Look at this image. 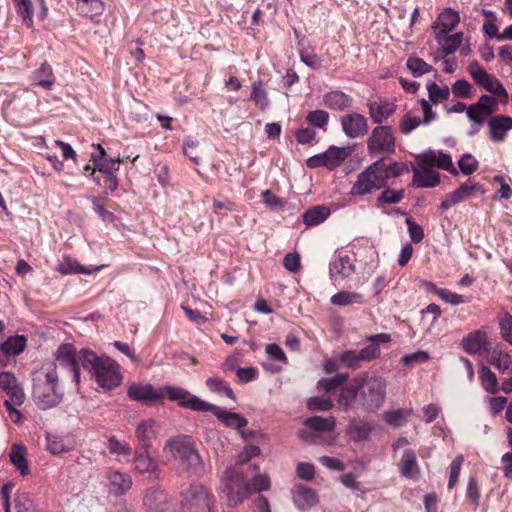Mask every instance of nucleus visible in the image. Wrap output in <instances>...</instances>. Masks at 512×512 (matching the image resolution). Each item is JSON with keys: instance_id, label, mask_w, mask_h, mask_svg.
I'll return each mask as SVG.
<instances>
[{"instance_id": "f257e3e1", "label": "nucleus", "mask_w": 512, "mask_h": 512, "mask_svg": "<svg viewBox=\"0 0 512 512\" xmlns=\"http://www.w3.org/2000/svg\"><path fill=\"white\" fill-rule=\"evenodd\" d=\"M408 167L404 162H396L386 157L369 165L361 172L351 188L352 195H365L384 188L390 178H396L407 173Z\"/></svg>"}, {"instance_id": "f03ea898", "label": "nucleus", "mask_w": 512, "mask_h": 512, "mask_svg": "<svg viewBox=\"0 0 512 512\" xmlns=\"http://www.w3.org/2000/svg\"><path fill=\"white\" fill-rule=\"evenodd\" d=\"M81 366L104 390L118 387L122 381L119 365L108 356H98L90 349L83 348L79 356Z\"/></svg>"}, {"instance_id": "7ed1b4c3", "label": "nucleus", "mask_w": 512, "mask_h": 512, "mask_svg": "<svg viewBox=\"0 0 512 512\" xmlns=\"http://www.w3.org/2000/svg\"><path fill=\"white\" fill-rule=\"evenodd\" d=\"M163 451L172 454L182 471L196 476L203 474L202 458L189 438L180 436L171 438L166 442Z\"/></svg>"}, {"instance_id": "20e7f679", "label": "nucleus", "mask_w": 512, "mask_h": 512, "mask_svg": "<svg viewBox=\"0 0 512 512\" xmlns=\"http://www.w3.org/2000/svg\"><path fill=\"white\" fill-rule=\"evenodd\" d=\"M33 396L41 409L55 407L62 401L63 393L58 388L56 364L43 367L42 372L34 379Z\"/></svg>"}, {"instance_id": "39448f33", "label": "nucleus", "mask_w": 512, "mask_h": 512, "mask_svg": "<svg viewBox=\"0 0 512 512\" xmlns=\"http://www.w3.org/2000/svg\"><path fill=\"white\" fill-rule=\"evenodd\" d=\"M359 389V408L375 413L386 399L387 381L382 376H363L357 378Z\"/></svg>"}, {"instance_id": "423d86ee", "label": "nucleus", "mask_w": 512, "mask_h": 512, "mask_svg": "<svg viewBox=\"0 0 512 512\" xmlns=\"http://www.w3.org/2000/svg\"><path fill=\"white\" fill-rule=\"evenodd\" d=\"M221 493L226 496L231 507L240 505L252 494L251 485L241 467L231 466L226 469L221 479Z\"/></svg>"}, {"instance_id": "0eeeda50", "label": "nucleus", "mask_w": 512, "mask_h": 512, "mask_svg": "<svg viewBox=\"0 0 512 512\" xmlns=\"http://www.w3.org/2000/svg\"><path fill=\"white\" fill-rule=\"evenodd\" d=\"M215 498L203 484L194 482L180 492L179 506L182 512H214Z\"/></svg>"}, {"instance_id": "6e6552de", "label": "nucleus", "mask_w": 512, "mask_h": 512, "mask_svg": "<svg viewBox=\"0 0 512 512\" xmlns=\"http://www.w3.org/2000/svg\"><path fill=\"white\" fill-rule=\"evenodd\" d=\"M367 152L370 156L390 155L396 151V138L391 126L378 125L367 139Z\"/></svg>"}, {"instance_id": "1a4fd4ad", "label": "nucleus", "mask_w": 512, "mask_h": 512, "mask_svg": "<svg viewBox=\"0 0 512 512\" xmlns=\"http://www.w3.org/2000/svg\"><path fill=\"white\" fill-rule=\"evenodd\" d=\"M80 350L76 352L72 344H62L55 352V360L57 365L67 369L72 373L73 381L76 385L80 383Z\"/></svg>"}, {"instance_id": "9d476101", "label": "nucleus", "mask_w": 512, "mask_h": 512, "mask_svg": "<svg viewBox=\"0 0 512 512\" xmlns=\"http://www.w3.org/2000/svg\"><path fill=\"white\" fill-rule=\"evenodd\" d=\"M347 156L348 153L345 148L331 146L325 152L308 158L306 164L311 169L326 167L332 170L340 166Z\"/></svg>"}, {"instance_id": "9b49d317", "label": "nucleus", "mask_w": 512, "mask_h": 512, "mask_svg": "<svg viewBox=\"0 0 512 512\" xmlns=\"http://www.w3.org/2000/svg\"><path fill=\"white\" fill-rule=\"evenodd\" d=\"M160 390L164 393V397L167 396L169 400L177 402L181 407L194 411L204 412L208 404L181 387L167 385Z\"/></svg>"}, {"instance_id": "f8f14e48", "label": "nucleus", "mask_w": 512, "mask_h": 512, "mask_svg": "<svg viewBox=\"0 0 512 512\" xmlns=\"http://www.w3.org/2000/svg\"><path fill=\"white\" fill-rule=\"evenodd\" d=\"M127 396L136 402L150 406L161 402L164 393L160 389H155L150 383H132L127 389Z\"/></svg>"}, {"instance_id": "ddd939ff", "label": "nucleus", "mask_w": 512, "mask_h": 512, "mask_svg": "<svg viewBox=\"0 0 512 512\" xmlns=\"http://www.w3.org/2000/svg\"><path fill=\"white\" fill-rule=\"evenodd\" d=\"M478 192L484 194L482 186L469 179L462 183L456 190L446 195L445 199L440 204V209L446 211L452 206L474 197Z\"/></svg>"}, {"instance_id": "4468645a", "label": "nucleus", "mask_w": 512, "mask_h": 512, "mask_svg": "<svg viewBox=\"0 0 512 512\" xmlns=\"http://www.w3.org/2000/svg\"><path fill=\"white\" fill-rule=\"evenodd\" d=\"M103 478V485L107 492L116 497L125 495L133 485L132 477L119 470L107 471Z\"/></svg>"}, {"instance_id": "2eb2a0df", "label": "nucleus", "mask_w": 512, "mask_h": 512, "mask_svg": "<svg viewBox=\"0 0 512 512\" xmlns=\"http://www.w3.org/2000/svg\"><path fill=\"white\" fill-rule=\"evenodd\" d=\"M133 465L139 474H149L154 478L160 475L158 461L151 456L150 448L136 447L133 452Z\"/></svg>"}, {"instance_id": "dca6fc26", "label": "nucleus", "mask_w": 512, "mask_h": 512, "mask_svg": "<svg viewBox=\"0 0 512 512\" xmlns=\"http://www.w3.org/2000/svg\"><path fill=\"white\" fill-rule=\"evenodd\" d=\"M355 273L354 260L349 255L337 254L329 264V276L334 285Z\"/></svg>"}, {"instance_id": "f3484780", "label": "nucleus", "mask_w": 512, "mask_h": 512, "mask_svg": "<svg viewBox=\"0 0 512 512\" xmlns=\"http://www.w3.org/2000/svg\"><path fill=\"white\" fill-rule=\"evenodd\" d=\"M340 123L344 134L351 139L363 137L369 130L367 118L356 112L343 115Z\"/></svg>"}, {"instance_id": "a211bd4d", "label": "nucleus", "mask_w": 512, "mask_h": 512, "mask_svg": "<svg viewBox=\"0 0 512 512\" xmlns=\"http://www.w3.org/2000/svg\"><path fill=\"white\" fill-rule=\"evenodd\" d=\"M304 425L307 430H303L300 436L307 442H315L318 433L332 431L335 428V418L314 416L305 420Z\"/></svg>"}, {"instance_id": "6ab92c4d", "label": "nucleus", "mask_w": 512, "mask_h": 512, "mask_svg": "<svg viewBox=\"0 0 512 512\" xmlns=\"http://www.w3.org/2000/svg\"><path fill=\"white\" fill-rule=\"evenodd\" d=\"M417 160L420 165L431 167H437L451 173L452 175H458V170L454 167L452 157L450 154L442 151H428L417 156Z\"/></svg>"}, {"instance_id": "aec40b11", "label": "nucleus", "mask_w": 512, "mask_h": 512, "mask_svg": "<svg viewBox=\"0 0 512 512\" xmlns=\"http://www.w3.org/2000/svg\"><path fill=\"white\" fill-rule=\"evenodd\" d=\"M93 146L96 151L91 153V161L94 165L92 174L96 172H98L99 175L116 173L119 170V164L122 162L121 159L108 157L100 144Z\"/></svg>"}, {"instance_id": "412c9836", "label": "nucleus", "mask_w": 512, "mask_h": 512, "mask_svg": "<svg viewBox=\"0 0 512 512\" xmlns=\"http://www.w3.org/2000/svg\"><path fill=\"white\" fill-rule=\"evenodd\" d=\"M143 506L146 512H171V503L168 496L157 487H150L143 497Z\"/></svg>"}, {"instance_id": "4be33fe9", "label": "nucleus", "mask_w": 512, "mask_h": 512, "mask_svg": "<svg viewBox=\"0 0 512 512\" xmlns=\"http://www.w3.org/2000/svg\"><path fill=\"white\" fill-rule=\"evenodd\" d=\"M204 412L213 413L221 423L229 428L237 430L238 432L248 425L247 419L240 414L228 411L209 402Z\"/></svg>"}, {"instance_id": "5701e85b", "label": "nucleus", "mask_w": 512, "mask_h": 512, "mask_svg": "<svg viewBox=\"0 0 512 512\" xmlns=\"http://www.w3.org/2000/svg\"><path fill=\"white\" fill-rule=\"evenodd\" d=\"M159 434V424L154 419L139 422L135 429V437L139 442L137 447L151 448L152 441Z\"/></svg>"}, {"instance_id": "b1692460", "label": "nucleus", "mask_w": 512, "mask_h": 512, "mask_svg": "<svg viewBox=\"0 0 512 512\" xmlns=\"http://www.w3.org/2000/svg\"><path fill=\"white\" fill-rule=\"evenodd\" d=\"M369 116L376 124L387 120L396 110L394 103L382 98L369 99L367 102Z\"/></svg>"}, {"instance_id": "393cba45", "label": "nucleus", "mask_w": 512, "mask_h": 512, "mask_svg": "<svg viewBox=\"0 0 512 512\" xmlns=\"http://www.w3.org/2000/svg\"><path fill=\"white\" fill-rule=\"evenodd\" d=\"M292 497L295 506L302 511H307L318 503L316 492L302 484L293 487Z\"/></svg>"}, {"instance_id": "a878e982", "label": "nucleus", "mask_w": 512, "mask_h": 512, "mask_svg": "<svg viewBox=\"0 0 512 512\" xmlns=\"http://www.w3.org/2000/svg\"><path fill=\"white\" fill-rule=\"evenodd\" d=\"M0 388L10 396L13 404L21 405L24 402L25 395L23 389L18 384L13 373L7 371L0 373Z\"/></svg>"}, {"instance_id": "bb28decb", "label": "nucleus", "mask_w": 512, "mask_h": 512, "mask_svg": "<svg viewBox=\"0 0 512 512\" xmlns=\"http://www.w3.org/2000/svg\"><path fill=\"white\" fill-rule=\"evenodd\" d=\"M489 138L496 143L502 142L507 132L512 129V117L506 115H496L489 122Z\"/></svg>"}, {"instance_id": "cd10ccee", "label": "nucleus", "mask_w": 512, "mask_h": 512, "mask_svg": "<svg viewBox=\"0 0 512 512\" xmlns=\"http://www.w3.org/2000/svg\"><path fill=\"white\" fill-rule=\"evenodd\" d=\"M412 183L417 188H432L440 183V175L428 166L420 165L413 170Z\"/></svg>"}, {"instance_id": "c85d7f7f", "label": "nucleus", "mask_w": 512, "mask_h": 512, "mask_svg": "<svg viewBox=\"0 0 512 512\" xmlns=\"http://www.w3.org/2000/svg\"><path fill=\"white\" fill-rule=\"evenodd\" d=\"M462 347L468 354H479L489 352V344L486 341V333L483 331H474L465 336L462 340Z\"/></svg>"}, {"instance_id": "c756f323", "label": "nucleus", "mask_w": 512, "mask_h": 512, "mask_svg": "<svg viewBox=\"0 0 512 512\" xmlns=\"http://www.w3.org/2000/svg\"><path fill=\"white\" fill-rule=\"evenodd\" d=\"M373 426L364 419L352 418L347 426V435L354 442H364L369 439Z\"/></svg>"}, {"instance_id": "7c9ffc66", "label": "nucleus", "mask_w": 512, "mask_h": 512, "mask_svg": "<svg viewBox=\"0 0 512 512\" xmlns=\"http://www.w3.org/2000/svg\"><path fill=\"white\" fill-rule=\"evenodd\" d=\"M337 403L344 411H348L354 407L359 408V389L357 378H355L352 383L341 389Z\"/></svg>"}, {"instance_id": "2f4dec72", "label": "nucleus", "mask_w": 512, "mask_h": 512, "mask_svg": "<svg viewBox=\"0 0 512 512\" xmlns=\"http://www.w3.org/2000/svg\"><path fill=\"white\" fill-rule=\"evenodd\" d=\"M323 102L331 110L344 111L351 107L353 100L346 93L334 90L324 95Z\"/></svg>"}, {"instance_id": "473e14b6", "label": "nucleus", "mask_w": 512, "mask_h": 512, "mask_svg": "<svg viewBox=\"0 0 512 512\" xmlns=\"http://www.w3.org/2000/svg\"><path fill=\"white\" fill-rule=\"evenodd\" d=\"M27 345V337L15 335L7 338L0 344V352L5 356H16L24 351Z\"/></svg>"}, {"instance_id": "72a5a7b5", "label": "nucleus", "mask_w": 512, "mask_h": 512, "mask_svg": "<svg viewBox=\"0 0 512 512\" xmlns=\"http://www.w3.org/2000/svg\"><path fill=\"white\" fill-rule=\"evenodd\" d=\"M460 17L458 12L454 11L451 8H446L440 15L438 16V24L443 27L441 31L437 33V39L439 43L441 42V38L447 32L453 30L456 25L459 23Z\"/></svg>"}, {"instance_id": "f704fd0d", "label": "nucleus", "mask_w": 512, "mask_h": 512, "mask_svg": "<svg viewBox=\"0 0 512 512\" xmlns=\"http://www.w3.org/2000/svg\"><path fill=\"white\" fill-rule=\"evenodd\" d=\"M400 473L405 478H415L419 475L417 458L413 450H406L402 455Z\"/></svg>"}, {"instance_id": "c9c22d12", "label": "nucleus", "mask_w": 512, "mask_h": 512, "mask_svg": "<svg viewBox=\"0 0 512 512\" xmlns=\"http://www.w3.org/2000/svg\"><path fill=\"white\" fill-rule=\"evenodd\" d=\"M330 209L324 205L314 206L308 209L302 219L306 226H316L323 223L330 216Z\"/></svg>"}, {"instance_id": "e433bc0d", "label": "nucleus", "mask_w": 512, "mask_h": 512, "mask_svg": "<svg viewBox=\"0 0 512 512\" xmlns=\"http://www.w3.org/2000/svg\"><path fill=\"white\" fill-rule=\"evenodd\" d=\"M330 302L335 306L361 305L364 303V295L358 292L342 290L334 294L330 298Z\"/></svg>"}, {"instance_id": "4c0bfd02", "label": "nucleus", "mask_w": 512, "mask_h": 512, "mask_svg": "<svg viewBox=\"0 0 512 512\" xmlns=\"http://www.w3.org/2000/svg\"><path fill=\"white\" fill-rule=\"evenodd\" d=\"M10 460L22 476L29 474V467L26 459V450L23 446L14 444L9 454Z\"/></svg>"}, {"instance_id": "58836bf2", "label": "nucleus", "mask_w": 512, "mask_h": 512, "mask_svg": "<svg viewBox=\"0 0 512 512\" xmlns=\"http://www.w3.org/2000/svg\"><path fill=\"white\" fill-rule=\"evenodd\" d=\"M101 267L87 268L85 266L80 265L75 260L71 258H65L58 265V271L62 274H91L92 272L99 271Z\"/></svg>"}, {"instance_id": "ea45409f", "label": "nucleus", "mask_w": 512, "mask_h": 512, "mask_svg": "<svg viewBox=\"0 0 512 512\" xmlns=\"http://www.w3.org/2000/svg\"><path fill=\"white\" fill-rule=\"evenodd\" d=\"M487 353L488 362L497 368L500 372H505L511 367L512 358L508 353L500 349H493L492 351L489 350Z\"/></svg>"}, {"instance_id": "a19ab883", "label": "nucleus", "mask_w": 512, "mask_h": 512, "mask_svg": "<svg viewBox=\"0 0 512 512\" xmlns=\"http://www.w3.org/2000/svg\"><path fill=\"white\" fill-rule=\"evenodd\" d=\"M79 13L86 17L99 16L104 11V3L101 0H77Z\"/></svg>"}, {"instance_id": "79ce46f5", "label": "nucleus", "mask_w": 512, "mask_h": 512, "mask_svg": "<svg viewBox=\"0 0 512 512\" xmlns=\"http://www.w3.org/2000/svg\"><path fill=\"white\" fill-rule=\"evenodd\" d=\"M33 80L35 84L45 88L51 89L55 78L53 75V71L50 65L43 63L35 72L33 76Z\"/></svg>"}, {"instance_id": "37998d69", "label": "nucleus", "mask_w": 512, "mask_h": 512, "mask_svg": "<svg viewBox=\"0 0 512 512\" xmlns=\"http://www.w3.org/2000/svg\"><path fill=\"white\" fill-rule=\"evenodd\" d=\"M17 15L21 18L22 23L28 27H33V5L31 0H13Z\"/></svg>"}, {"instance_id": "c03bdc74", "label": "nucleus", "mask_w": 512, "mask_h": 512, "mask_svg": "<svg viewBox=\"0 0 512 512\" xmlns=\"http://www.w3.org/2000/svg\"><path fill=\"white\" fill-rule=\"evenodd\" d=\"M479 378L483 389L490 393L496 394L499 391V384L496 375L486 366L482 365L479 370Z\"/></svg>"}, {"instance_id": "a18cd8bd", "label": "nucleus", "mask_w": 512, "mask_h": 512, "mask_svg": "<svg viewBox=\"0 0 512 512\" xmlns=\"http://www.w3.org/2000/svg\"><path fill=\"white\" fill-rule=\"evenodd\" d=\"M46 447L50 453L57 455L70 451L72 449V444L62 436L48 434Z\"/></svg>"}, {"instance_id": "49530a36", "label": "nucleus", "mask_w": 512, "mask_h": 512, "mask_svg": "<svg viewBox=\"0 0 512 512\" xmlns=\"http://www.w3.org/2000/svg\"><path fill=\"white\" fill-rule=\"evenodd\" d=\"M206 386L209 388L210 391L218 394H223L228 398L232 399L233 401H236V397L232 388L223 379L219 377H209L206 380Z\"/></svg>"}, {"instance_id": "de8ad7c7", "label": "nucleus", "mask_w": 512, "mask_h": 512, "mask_svg": "<svg viewBox=\"0 0 512 512\" xmlns=\"http://www.w3.org/2000/svg\"><path fill=\"white\" fill-rule=\"evenodd\" d=\"M305 120L312 128H319L325 132L329 122V113L321 109L313 110L306 115Z\"/></svg>"}, {"instance_id": "09e8293b", "label": "nucleus", "mask_w": 512, "mask_h": 512, "mask_svg": "<svg viewBox=\"0 0 512 512\" xmlns=\"http://www.w3.org/2000/svg\"><path fill=\"white\" fill-rule=\"evenodd\" d=\"M482 87L493 94L494 97L499 98L501 102L506 103L508 101V92L497 78L490 76Z\"/></svg>"}, {"instance_id": "8fccbe9b", "label": "nucleus", "mask_w": 512, "mask_h": 512, "mask_svg": "<svg viewBox=\"0 0 512 512\" xmlns=\"http://www.w3.org/2000/svg\"><path fill=\"white\" fill-rule=\"evenodd\" d=\"M107 449L112 455L129 458L132 454L130 445L118 440L115 436H110L107 440Z\"/></svg>"}, {"instance_id": "3c124183", "label": "nucleus", "mask_w": 512, "mask_h": 512, "mask_svg": "<svg viewBox=\"0 0 512 512\" xmlns=\"http://www.w3.org/2000/svg\"><path fill=\"white\" fill-rule=\"evenodd\" d=\"M251 100H253L261 110H265L270 105L267 92L263 88L262 81H256L252 84Z\"/></svg>"}, {"instance_id": "603ef678", "label": "nucleus", "mask_w": 512, "mask_h": 512, "mask_svg": "<svg viewBox=\"0 0 512 512\" xmlns=\"http://www.w3.org/2000/svg\"><path fill=\"white\" fill-rule=\"evenodd\" d=\"M427 90L429 94V101L433 104H438L446 99L450 95V90L447 86H439L435 82L427 83Z\"/></svg>"}, {"instance_id": "864d4df0", "label": "nucleus", "mask_w": 512, "mask_h": 512, "mask_svg": "<svg viewBox=\"0 0 512 512\" xmlns=\"http://www.w3.org/2000/svg\"><path fill=\"white\" fill-rule=\"evenodd\" d=\"M93 180L96 184L104 187L105 195H110L118 188V178L116 173L97 175L94 176Z\"/></svg>"}, {"instance_id": "5fc2aeb1", "label": "nucleus", "mask_w": 512, "mask_h": 512, "mask_svg": "<svg viewBox=\"0 0 512 512\" xmlns=\"http://www.w3.org/2000/svg\"><path fill=\"white\" fill-rule=\"evenodd\" d=\"M433 292L443 301L451 305H459L469 302V298L460 294L453 293L447 289L436 288L433 284Z\"/></svg>"}, {"instance_id": "6e6d98bb", "label": "nucleus", "mask_w": 512, "mask_h": 512, "mask_svg": "<svg viewBox=\"0 0 512 512\" xmlns=\"http://www.w3.org/2000/svg\"><path fill=\"white\" fill-rule=\"evenodd\" d=\"M407 68L411 71L414 77H420L425 73L432 71L433 67L427 64L419 57H410L406 63Z\"/></svg>"}, {"instance_id": "4d7b16f0", "label": "nucleus", "mask_w": 512, "mask_h": 512, "mask_svg": "<svg viewBox=\"0 0 512 512\" xmlns=\"http://www.w3.org/2000/svg\"><path fill=\"white\" fill-rule=\"evenodd\" d=\"M412 410L410 409H397L393 411H386L383 415L385 422L393 427L401 426L406 417L411 414Z\"/></svg>"}, {"instance_id": "13d9d810", "label": "nucleus", "mask_w": 512, "mask_h": 512, "mask_svg": "<svg viewBox=\"0 0 512 512\" xmlns=\"http://www.w3.org/2000/svg\"><path fill=\"white\" fill-rule=\"evenodd\" d=\"M491 114L485 111L479 103L472 104L467 109V117L477 126L481 125Z\"/></svg>"}, {"instance_id": "bf43d9fd", "label": "nucleus", "mask_w": 512, "mask_h": 512, "mask_svg": "<svg viewBox=\"0 0 512 512\" xmlns=\"http://www.w3.org/2000/svg\"><path fill=\"white\" fill-rule=\"evenodd\" d=\"M348 379V374L340 373L331 378H323L318 381V387L325 391H332L342 385Z\"/></svg>"}, {"instance_id": "052dcab7", "label": "nucleus", "mask_w": 512, "mask_h": 512, "mask_svg": "<svg viewBox=\"0 0 512 512\" xmlns=\"http://www.w3.org/2000/svg\"><path fill=\"white\" fill-rule=\"evenodd\" d=\"M307 406L311 411H328L333 407V402L328 396H315L308 400Z\"/></svg>"}, {"instance_id": "680f3d73", "label": "nucleus", "mask_w": 512, "mask_h": 512, "mask_svg": "<svg viewBox=\"0 0 512 512\" xmlns=\"http://www.w3.org/2000/svg\"><path fill=\"white\" fill-rule=\"evenodd\" d=\"M462 33H455L449 36H443L442 50L445 55L454 53L462 43Z\"/></svg>"}, {"instance_id": "e2e57ef3", "label": "nucleus", "mask_w": 512, "mask_h": 512, "mask_svg": "<svg viewBox=\"0 0 512 512\" xmlns=\"http://www.w3.org/2000/svg\"><path fill=\"white\" fill-rule=\"evenodd\" d=\"M458 166L463 174L471 175L478 169L479 163L474 156L467 153L460 158Z\"/></svg>"}, {"instance_id": "0e129e2a", "label": "nucleus", "mask_w": 512, "mask_h": 512, "mask_svg": "<svg viewBox=\"0 0 512 512\" xmlns=\"http://www.w3.org/2000/svg\"><path fill=\"white\" fill-rule=\"evenodd\" d=\"M301 61L313 70H318L322 67V59L313 51L304 49L300 52Z\"/></svg>"}, {"instance_id": "69168bd1", "label": "nucleus", "mask_w": 512, "mask_h": 512, "mask_svg": "<svg viewBox=\"0 0 512 512\" xmlns=\"http://www.w3.org/2000/svg\"><path fill=\"white\" fill-rule=\"evenodd\" d=\"M403 196V190L385 189L379 195L377 201L379 204H395L399 203L402 200Z\"/></svg>"}, {"instance_id": "338daca9", "label": "nucleus", "mask_w": 512, "mask_h": 512, "mask_svg": "<svg viewBox=\"0 0 512 512\" xmlns=\"http://www.w3.org/2000/svg\"><path fill=\"white\" fill-rule=\"evenodd\" d=\"M340 362L347 368L357 369L362 360L359 357V352L354 350L345 351L339 358Z\"/></svg>"}, {"instance_id": "774afa93", "label": "nucleus", "mask_w": 512, "mask_h": 512, "mask_svg": "<svg viewBox=\"0 0 512 512\" xmlns=\"http://www.w3.org/2000/svg\"><path fill=\"white\" fill-rule=\"evenodd\" d=\"M420 117L411 116L410 114H406L399 125L400 131L404 135L410 134L413 130H415L421 124Z\"/></svg>"}]
</instances>
